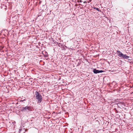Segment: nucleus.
I'll list each match as a JSON object with an SVG mask.
<instances>
[{
  "label": "nucleus",
  "mask_w": 133,
  "mask_h": 133,
  "mask_svg": "<svg viewBox=\"0 0 133 133\" xmlns=\"http://www.w3.org/2000/svg\"><path fill=\"white\" fill-rule=\"evenodd\" d=\"M36 98L37 99L38 102L41 103L42 100V96L40 94L38 93V92L36 91L35 93Z\"/></svg>",
  "instance_id": "f257e3e1"
},
{
  "label": "nucleus",
  "mask_w": 133,
  "mask_h": 133,
  "mask_svg": "<svg viewBox=\"0 0 133 133\" xmlns=\"http://www.w3.org/2000/svg\"><path fill=\"white\" fill-rule=\"evenodd\" d=\"M31 107L29 106H26L25 107L22 108L21 110L22 111H26L27 110H30L31 109Z\"/></svg>",
  "instance_id": "f03ea898"
},
{
  "label": "nucleus",
  "mask_w": 133,
  "mask_h": 133,
  "mask_svg": "<svg viewBox=\"0 0 133 133\" xmlns=\"http://www.w3.org/2000/svg\"><path fill=\"white\" fill-rule=\"evenodd\" d=\"M46 15V11L44 10H42L39 12L38 17L42 16V17H45Z\"/></svg>",
  "instance_id": "7ed1b4c3"
},
{
  "label": "nucleus",
  "mask_w": 133,
  "mask_h": 133,
  "mask_svg": "<svg viewBox=\"0 0 133 133\" xmlns=\"http://www.w3.org/2000/svg\"><path fill=\"white\" fill-rule=\"evenodd\" d=\"M41 6L42 7H41L43 10H45L47 8V6L46 3H42Z\"/></svg>",
  "instance_id": "20e7f679"
},
{
  "label": "nucleus",
  "mask_w": 133,
  "mask_h": 133,
  "mask_svg": "<svg viewBox=\"0 0 133 133\" xmlns=\"http://www.w3.org/2000/svg\"><path fill=\"white\" fill-rule=\"evenodd\" d=\"M93 72L94 73L97 74L100 73H102L103 72V70H97L96 69H94L93 70Z\"/></svg>",
  "instance_id": "39448f33"
},
{
  "label": "nucleus",
  "mask_w": 133,
  "mask_h": 133,
  "mask_svg": "<svg viewBox=\"0 0 133 133\" xmlns=\"http://www.w3.org/2000/svg\"><path fill=\"white\" fill-rule=\"evenodd\" d=\"M117 54L120 57H122V55H123V54L120 51H117Z\"/></svg>",
  "instance_id": "423d86ee"
},
{
  "label": "nucleus",
  "mask_w": 133,
  "mask_h": 133,
  "mask_svg": "<svg viewBox=\"0 0 133 133\" xmlns=\"http://www.w3.org/2000/svg\"><path fill=\"white\" fill-rule=\"evenodd\" d=\"M129 57L128 56L126 55H124L123 54L122 56V57L123 58L125 59H128L129 58Z\"/></svg>",
  "instance_id": "0eeeda50"
},
{
  "label": "nucleus",
  "mask_w": 133,
  "mask_h": 133,
  "mask_svg": "<svg viewBox=\"0 0 133 133\" xmlns=\"http://www.w3.org/2000/svg\"><path fill=\"white\" fill-rule=\"evenodd\" d=\"M44 3L43 2H42V1H39V2L38 3V4L39 6H40V7H41L42 6V5H41V3Z\"/></svg>",
  "instance_id": "6e6552de"
},
{
  "label": "nucleus",
  "mask_w": 133,
  "mask_h": 133,
  "mask_svg": "<svg viewBox=\"0 0 133 133\" xmlns=\"http://www.w3.org/2000/svg\"><path fill=\"white\" fill-rule=\"evenodd\" d=\"M94 9H96V10H97L98 11H99V9L98 8H96V7H95L94 8Z\"/></svg>",
  "instance_id": "1a4fd4ad"
},
{
  "label": "nucleus",
  "mask_w": 133,
  "mask_h": 133,
  "mask_svg": "<svg viewBox=\"0 0 133 133\" xmlns=\"http://www.w3.org/2000/svg\"><path fill=\"white\" fill-rule=\"evenodd\" d=\"M122 104L123 105H124V104L123 103H119L118 104V105H119V104Z\"/></svg>",
  "instance_id": "9d476101"
},
{
  "label": "nucleus",
  "mask_w": 133,
  "mask_h": 133,
  "mask_svg": "<svg viewBox=\"0 0 133 133\" xmlns=\"http://www.w3.org/2000/svg\"><path fill=\"white\" fill-rule=\"evenodd\" d=\"M82 2L83 1L82 0H79V2Z\"/></svg>",
  "instance_id": "9b49d317"
},
{
  "label": "nucleus",
  "mask_w": 133,
  "mask_h": 133,
  "mask_svg": "<svg viewBox=\"0 0 133 133\" xmlns=\"http://www.w3.org/2000/svg\"><path fill=\"white\" fill-rule=\"evenodd\" d=\"M89 1H88V3H89L90 2H91V0H89Z\"/></svg>",
  "instance_id": "f8f14e48"
},
{
  "label": "nucleus",
  "mask_w": 133,
  "mask_h": 133,
  "mask_svg": "<svg viewBox=\"0 0 133 133\" xmlns=\"http://www.w3.org/2000/svg\"><path fill=\"white\" fill-rule=\"evenodd\" d=\"M87 2H86V1H84L83 2V3H87Z\"/></svg>",
  "instance_id": "ddd939ff"
},
{
  "label": "nucleus",
  "mask_w": 133,
  "mask_h": 133,
  "mask_svg": "<svg viewBox=\"0 0 133 133\" xmlns=\"http://www.w3.org/2000/svg\"><path fill=\"white\" fill-rule=\"evenodd\" d=\"M24 100H25V99H24V100H21V101H21V102H23V101H24Z\"/></svg>",
  "instance_id": "4468645a"
}]
</instances>
